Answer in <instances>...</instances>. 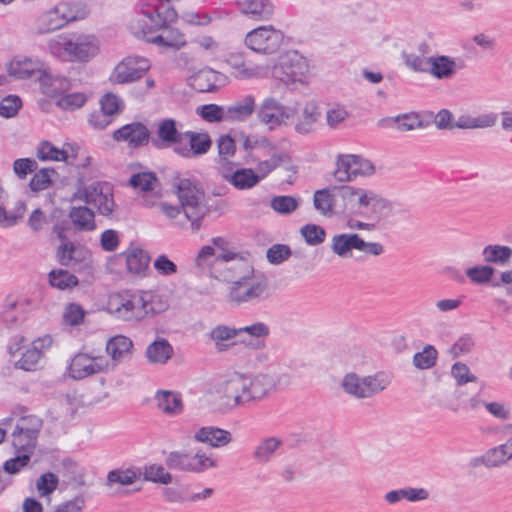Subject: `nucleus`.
<instances>
[{
  "instance_id": "obj_34",
  "label": "nucleus",
  "mask_w": 512,
  "mask_h": 512,
  "mask_svg": "<svg viewBox=\"0 0 512 512\" xmlns=\"http://www.w3.org/2000/svg\"><path fill=\"white\" fill-rule=\"evenodd\" d=\"M149 135V130L144 124L133 122L115 130L113 139L117 142H125L129 147H139L148 143Z\"/></svg>"
},
{
  "instance_id": "obj_28",
  "label": "nucleus",
  "mask_w": 512,
  "mask_h": 512,
  "mask_svg": "<svg viewBox=\"0 0 512 512\" xmlns=\"http://www.w3.org/2000/svg\"><path fill=\"white\" fill-rule=\"evenodd\" d=\"M144 320L153 318L170 309L171 297L157 289H140Z\"/></svg>"
},
{
  "instance_id": "obj_11",
  "label": "nucleus",
  "mask_w": 512,
  "mask_h": 512,
  "mask_svg": "<svg viewBox=\"0 0 512 512\" xmlns=\"http://www.w3.org/2000/svg\"><path fill=\"white\" fill-rule=\"evenodd\" d=\"M214 400L223 411L248 406L245 372L232 371L214 387Z\"/></svg>"
},
{
  "instance_id": "obj_45",
  "label": "nucleus",
  "mask_w": 512,
  "mask_h": 512,
  "mask_svg": "<svg viewBox=\"0 0 512 512\" xmlns=\"http://www.w3.org/2000/svg\"><path fill=\"white\" fill-rule=\"evenodd\" d=\"M71 87L72 82L66 77L44 74L40 78L41 92L47 97L55 98L56 100L65 92L70 91Z\"/></svg>"
},
{
  "instance_id": "obj_48",
  "label": "nucleus",
  "mask_w": 512,
  "mask_h": 512,
  "mask_svg": "<svg viewBox=\"0 0 512 512\" xmlns=\"http://www.w3.org/2000/svg\"><path fill=\"white\" fill-rule=\"evenodd\" d=\"M257 162L254 173L257 176V180L260 182L266 178L276 167H278L283 161V155L278 149L273 147V150L266 151L260 154L258 159H253Z\"/></svg>"
},
{
  "instance_id": "obj_50",
  "label": "nucleus",
  "mask_w": 512,
  "mask_h": 512,
  "mask_svg": "<svg viewBox=\"0 0 512 512\" xmlns=\"http://www.w3.org/2000/svg\"><path fill=\"white\" fill-rule=\"evenodd\" d=\"M482 258L488 265L505 266L512 259V248L506 245L490 244L483 248Z\"/></svg>"
},
{
  "instance_id": "obj_33",
  "label": "nucleus",
  "mask_w": 512,
  "mask_h": 512,
  "mask_svg": "<svg viewBox=\"0 0 512 512\" xmlns=\"http://www.w3.org/2000/svg\"><path fill=\"white\" fill-rule=\"evenodd\" d=\"M441 35L435 30H424L408 41L407 47L403 49L413 52L420 57H427L440 48Z\"/></svg>"
},
{
  "instance_id": "obj_51",
  "label": "nucleus",
  "mask_w": 512,
  "mask_h": 512,
  "mask_svg": "<svg viewBox=\"0 0 512 512\" xmlns=\"http://www.w3.org/2000/svg\"><path fill=\"white\" fill-rule=\"evenodd\" d=\"M512 459L508 441L487 450L481 457L475 459L476 462L481 463L487 467H497L508 460Z\"/></svg>"
},
{
  "instance_id": "obj_44",
  "label": "nucleus",
  "mask_w": 512,
  "mask_h": 512,
  "mask_svg": "<svg viewBox=\"0 0 512 512\" xmlns=\"http://www.w3.org/2000/svg\"><path fill=\"white\" fill-rule=\"evenodd\" d=\"M380 125L385 128H396L401 132L412 131L424 127L422 117L415 112L401 114L395 117L384 118Z\"/></svg>"
},
{
  "instance_id": "obj_26",
  "label": "nucleus",
  "mask_w": 512,
  "mask_h": 512,
  "mask_svg": "<svg viewBox=\"0 0 512 512\" xmlns=\"http://www.w3.org/2000/svg\"><path fill=\"white\" fill-rule=\"evenodd\" d=\"M105 353L110 368L120 365L130 359L134 353L133 340L124 334H116L109 337L105 343Z\"/></svg>"
},
{
  "instance_id": "obj_39",
  "label": "nucleus",
  "mask_w": 512,
  "mask_h": 512,
  "mask_svg": "<svg viewBox=\"0 0 512 512\" xmlns=\"http://www.w3.org/2000/svg\"><path fill=\"white\" fill-rule=\"evenodd\" d=\"M170 23L157 29L156 31L162 30V32L148 41L160 48L179 50L187 45L186 35L178 28H167Z\"/></svg>"
},
{
  "instance_id": "obj_57",
  "label": "nucleus",
  "mask_w": 512,
  "mask_h": 512,
  "mask_svg": "<svg viewBox=\"0 0 512 512\" xmlns=\"http://www.w3.org/2000/svg\"><path fill=\"white\" fill-rule=\"evenodd\" d=\"M49 285L57 290H72L79 285V280L73 273L64 269H53L47 275Z\"/></svg>"
},
{
  "instance_id": "obj_42",
  "label": "nucleus",
  "mask_w": 512,
  "mask_h": 512,
  "mask_svg": "<svg viewBox=\"0 0 512 512\" xmlns=\"http://www.w3.org/2000/svg\"><path fill=\"white\" fill-rule=\"evenodd\" d=\"M208 337L218 352H225L235 346V340L239 338L238 328L217 325L210 330Z\"/></svg>"
},
{
  "instance_id": "obj_13",
  "label": "nucleus",
  "mask_w": 512,
  "mask_h": 512,
  "mask_svg": "<svg viewBox=\"0 0 512 512\" xmlns=\"http://www.w3.org/2000/svg\"><path fill=\"white\" fill-rule=\"evenodd\" d=\"M105 311L115 319L125 322L144 320L140 289L123 290L108 296Z\"/></svg>"
},
{
  "instance_id": "obj_17",
  "label": "nucleus",
  "mask_w": 512,
  "mask_h": 512,
  "mask_svg": "<svg viewBox=\"0 0 512 512\" xmlns=\"http://www.w3.org/2000/svg\"><path fill=\"white\" fill-rule=\"evenodd\" d=\"M244 45L261 55L275 54L286 45L284 33L272 25L259 26L249 31L244 38Z\"/></svg>"
},
{
  "instance_id": "obj_53",
  "label": "nucleus",
  "mask_w": 512,
  "mask_h": 512,
  "mask_svg": "<svg viewBox=\"0 0 512 512\" xmlns=\"http://www.w3.org/2000/svg\"><path fill=\"white\" fill-rule=\"evenodd\" d=\"M282 444L283 440L280 437H265L255 447L253 456L259 463H267L273 459Z\"/></svg>"
},
{
  "instance_id": "obj_41",
  "label": "nucleus",
  "mask_w": 512,
  "mask_h": 512,
  "mask_svg": "<svg viewBox=\"0 0 512 512\" xmlns=\"http://www.w3.org/2000/svg\"><path fill=\"white\" fill-rule=\"evenodd\" d=\"M351 117L350 107L338 102L328 104L324 112L325 124L332 130L343 129Z\"/></svg>"
},
{
  "instance_id": "obj_7",
  "label": "nucleus",
  "mask_w": 512,
  "mask_h": 512,
  "mask_svg": "<svg viewBox=\"0 0 512 512\" xmlns=\"http://www.w3.org/2000/svg\"><path fill=\"white\" fill-rule=\"evenodd\" d=\"M269 76L286 86L297 88L309 83L310 67L307 59L295 50L281 53L277 58L265 62Z\"/></svg>"
},
{
  "instance_id": "obj_6",
  "label": "nucleus",
  "mask_w": 512,
  "mask_h": 512,
  "mask_svg": "<svg viewBox=\"0 0 512 512\" xmlns=\"http://www.w3.org/2000/svg\"><path fill=\"white\" fill-rule=\"evenodd\" d=\"M401 58L405 67L415 73H427L433 79L451 80L462 68L459 58L447 54H433L420 57L403 49Z\"/></svg>"
},
{
  "instance_id": "obj_3",
  "label": "nucleus",
  "mask_w": 512,
  "mask_h": 512,
  "mask_svg": "<svg viewBox=\"0 0 512 512\" xmlns=\"http://www.w3.org/2000/svg\"><path fill=\"white\" fill-rule=\"evenodd\" d=\"M129 184L140 192V205L146 209L154 210L170 223L176 224L180 216V208L169 199L159 186L158 178L151 171H141L133 174Z\"/></svg>"
},
{
  "instance_id": "obj_25",
  "label": "nucleus",
  "mask_w": 512,
  "mask_h": 512,
  "mask_svg": "<svg viewBox=\"0 0 512 512\" xmlns=\"http://www.w3.org/2000/svg\"><path fill=\"white\" fill-rule=\"evenodd\" d=\"M78 150L79 146L75 143L66 142L58 147L50 141H41L36 148V156L45 162L73 164Z\"/></svg>"
},
{
  "instance_id": "obj_56",
  "label": "nucleus",
  "mask_w": 512,
  "mask_h": 512,
  "mask_svg": "<svg viewBox=\"0 0 512 512\" xmlns=\"http://www.w3.org/2000/svg\"><path fill=\"white\" fill-rule=\"evenodd\" d=\"M126 266L130 273L140 275L149 267L150 256L140 248L128 249L125 253Z\"/></svg>"
},
{
  "instance_id": "obj_1",
  "label": "nucleus",
  "mask_w": 512,
  "mask_h": 512,
  "mask_svg": "<svg viewBox=\"0 0 512 512\" xmlns=\"http://www.w3.org/2000/svg\"><path fill=\"white\" fill-rule=\"evenodd\" d=\"M194 261L213 278L232 282L227 297L233 305L258 304L271 296L265 273L255 268L248 253L238 251L225 237L212 238L199 249Z\"/></svg>"
},
{
  "instance_id": "obj_32",
  "label": "nucleus",
  "mask_w": 512,
  "mask_h": 512,
  "mask_svg": "<svg viewBox=\"0 0 512 512\" xmlns=\"http://www.w3.org/2000/svg\"><path fill=\"white\" fill-rule=\"evenodd\" d=\"M154 402L157 410L167 417H178L185 410L182 394L176 390H157Z\"/></svg>"
},
{
  "instance_id": "obj_5",
  "label": "nucleus",
  "mask_w": 512,
  "mask_h": 512,
  "mask_svg": "<svg viewBox=\"0 0 512 512\" xmlns=\"http://www.w3.org/2000/svg\"><path fill=\"white\" fill-rule=\"evenodd\" d=\"M171 0H144L139 13L129 21L130 32L138 38H145L168 22L178 18L176 10L169 5Z\"/></svg>"
},
{
  "instance_id": "obj_35",
  "label": "nucleus",
  "mask_w": 512,
  "mask_h": 512,
  "mask_svg": "<svg viewBox=\"0 0 512 512\" xmlns=\"http://www.w3.org/2000/svg\"><path fill=\"white\" fill-rule=\"evenodd\" d=\"M193 440L212 448H220L232 441V435L229 431L216 426H202L194 430Z\"/></svg>"
},
{
  "instance_id": "obj_40",
  "label": "nucleus",
  "mask_w": 512,
  "mask_h": 512,
  "mask_svg": "<svg viewBox=\"0 0 512 512\" xmlns=\"http://www.w3.org/2000/svg\"><path fill=\"white\" fill-rule=\"evenodd\" d=\"M497 114L493 112H467L457 116V129H484L494 126Z\"/></svg>"
},
{
  "instance_id": "obj_30",
  "label": "nucleus",
  "mask_w": 512,
  "mask_h": 512,
  "mask_svg": "<svg viewBox=\"0 0 512 512\" xmlns=\"http://www.w3.org/2000/svg\"><path fill=\"white\" fill-rule=\"evenodd\" d=\"M238 335L240 342L248 349L262 350L266 348L270 327L264 322L257 321L238 328Z\"/></svg>"
},
{
  "instance_id": "obj_21",
  "label": "nucleus",
  "mask_w": 512,
  "mask_h": 512,
  "mask_svg": "<svg viewBox=\"0 0 512 512\" xmlns=\"http://www.w3.org/2000/svg\"><path fill=\"white\" fill-rule=\"evenodd\" d=\"M109 361L102 355L78 352L70 360L67 375L73 380H82L95 374L108 372Z\"/></svg>"
},
{
  "instance_id": "obj_46",
  "label": "nucleus",
  "mask_w": 512,
  "mask_h": 512,
  "mask_svg": "<svg viewBox=\"0 0 512 512\" xmlns=\"http://www.w3.org/2000/svg\"><path fill=\"white\" fill-rule=\"evenodd\" d=\"M256 107L255 96L246 95L226 107L227 120L245 122L254 114Z\"/></svg>"
},
{
  "instance_id": "obj_43",
  "label": "nucleus",
  "mask_w": 512,
  "mask_h": 512,
  "mask_svg": "<svg viewBox=\"0 0 512 512\" xmlns=\"http://www.w3.org/2000/svg\"><path fill=\"white\" fill-rule=\"evenodd\" d=\"M173 354L172 345L164 338H157L145 349V358L152 365H165Z\"/></svg>"
},
{
  "instance_id": "obj_36",
  "label": "nucleus",
  "mask_w": 512,
  "mask_h": 512,
  "mask_svg": "<svg viewBox=\"0 0 512 512\" xmlns=\"http://www.w3.org/2000/svg\"><path fill=\"white\" fill-rule=\"evenodd\" d=\"M36 309L37 302L33 297L27 294H20L16 297H9L6 300L2 318L8 326H12L16 322V317L12 315L14 311L28 314Z\"/></svg>"
},
{
  "instance_id": "obj_10",
  "label": "nucleus",
  "mask_w": 512,
  "mask_h": 512,
  "mask_svg": "<svg viewBox=\"0 0 512 512\" xmlns=\"http://www.w3.org/2000/svg\"><path fill=\"white\" fill-rule=\"evenodd\" d=\"M378 173L372 159L362 154L340 153L335 157L332 176L337 183H351L359 178H372Z\"/></svg>"
},
{
  "instance_id": "obj_4",
  "label": "nucleus",
  "mask_w": 512,
  "mask_h": 512,
  "mask_svg": "<svg viewBox=\"0 0 512 512\" xmlns=\"http://www.w3.org/2000/svg\"><path fill=\"white\" fill-rule=\"evenodd\" d=\"M339 196L346 210L354 211L370 220H380L390 214V202L373 189L343 185Z\"/></svg>"
},
{
  "instance_id": "obj_55",
  "label": "nucleus",
  "mask_w": 512,
  "mask_h": 512,
  "mask_svg": "<svg viewBox=\"0 0 512 512\" xmlns=\"http://www.w3.org/2000/svg\"><path fill=\"white\" fill-rule=\"evenodd\" d=\"M87 311L77 302L64 304L61 312V322L64 326L74 328L85 323Z\"/></svg>"
},
{
  "instance_id": "obj_22",
  "label": "nucleus",
  "mask_w": 512,
  "mask_h": 512,
  "mask_svg": "<svg viewBox=\"0 0 512 512\" xmlns=\"http://www.w3.org/2000/svg\"><path fill=\"white\" fill-rule=\"evenodd\" d=\"M248 403L257 404L268 399L277 388V381L271 373H245Z\"/></svg>"
},
{
  "instance_id": "obj_58",
  "label": "nucleus",
  "mask_w": 512,
  "mask_h": 512,
  "mask_svg": "<svg viewBox=\"0 0 512 512\" xmlns=\"http://www.w3.org/2000/svg\"><path fill=\"white\" fill-rule=\"evenodd\" d=\"M89 94L85 91L65 92L59 97L55 104L66 112H74L83 108L89 100Z\"/></svg>"
},
{
  "instance_id": "obj_61",
  "label": "nucleus",
  "mask_w": 512,
  "mask_h": 512,
  "mask_svg": "<svg viewBox=\"0 0 512 512\" xmlns=\"http://www.w3.org/2000/svg\"><path fill=\"white\" fill-rule=\"evenodd\" d=\"M69 217L80 230L91 231L95 229L94 212L85 206L73 207L69 213Z\"/></svg>"
},
{
  "instance_id": "obj_29",
  "label": "nucleus",
  "mask_w": 512,
  "mask_h": 512,
  "mask_svg": "<svg viewBox=\"0 0 512 512\" xmlns=\"http://www.w3.org/2000/svg\"><path fill=\"white\" fill-rule=\"evenodd\" d=\"M211 139L205 132H186L175 147V152L183 157H193L208 152Z\"/></svg>"
},
{
  "instance_id": "obj_9",
  "label": "nucleus",
  "mask_w": 512,
  "mask_h": 512,
  "mask_svg": "<svg viewBox=\"0 0 512 512\" xmlns=\"http://www.w3.org/2000/svg\"><path fill=\"white\" fill-rule=\"evenodd\" d=\"M174 193L179 200L180 214L183 213L191 224L193 232L201 227V219L206 213L203 190L189 179H181L174 185Z\"/></svg>"
},
{
  "instance_id": "obj_60",
  "label": "nucleus",
  "mask_w": 512,
  "mask_h": 512,
  "mask_svg": "<svg viewBox=\"0 0 512 512\" xmlns=\"http://www.w3.org/2000/svg\"><path fill=\"white\" fill-rule=\"evenodd\" d=\"M57 177L54 168H41L32 176L29 187L34 192L47 190L54 185Z\"/></svg>"
},
{
  "instance_id": "obj_12",
  "label": "nucleus",
  "mask_w": 512,
  "mask_h": 512,
  "mask_svg": "<svg viewBox=\"0 0 512 512\" xmlns=\"http://www.w3.org/2000/svg\"><path fill=\"white\" fill-rule=\"evenodd\" d=\"M390 384L391 376L385 372L371 375L348 372L343 376L340 386L351 397L368 399L387 389Z\"/></svg>"
},
{
  "instance_id": "obj_16",
  "label": "nucleus",
  "mask_w": 512,
  "mask_h": 512,
  "mask_svg": "<svg viewBox=\"0 0 512 512\" xmlns=\"http://www.w3.org/2000/svg\"><path fill=\"white\" fill-rule=\"evenodd\" d=\"M72 201L92 205L102 215H110L116 207L113 187L104 181L80 185L74 192Z\"/></svg>"
},
{
  "instance_id": "obj_52",
  "label": "nucleus",
  "mask_w": 512,
  "mask_h": 512,
  "mask_svg": "<svg viewBox=\"0 0 512 512\" xmlns=\"http://www.w3.org/2000/svg\"><path fill=\"white\" fill-rule=\"evenodd\" d=\"M241 145L244 150L251 152L253 159H258L260 154L273 150L274 144L265 136L249 135L241 133Z\"/></svg>"
},
{
  "instance_id": "obj_38",
  "label": "nucleus",
  "mask_w": 512,
  "mask_h": 512,
  "mask_svg": "<svg viewBox=\"0 0 512 512\" xmlns=\"http://www.w3.org/2000/svg\"><path fill=\"white\" fill-rule=\"evenodd\" d=\"M65 25L62 11L57 4L36 18L33 30L36 34L43 35L59 30Z\"/></svg>"
},
{
  "instance_id": "obj_23",
  "label": "nucleus",
  "mask_w": 512,
  "mask_h": 512,
  "mask_svg": "<svg viewBox=\"0 0 512 512\" xmlns=\"http://www.w3.org/2000/svg\"><path fill=\"white\" fill-rule=\"evenodd\" d=\"M57 255L62 265L71 267L78 272L90 271L93 268L92 253L85 246L64 243L59 247Z\"/></svg>"
},
{
  "instance_id": "obj_15",
  "label": "nucleus",
  "mask_w": 512,
  "mask_h": 512,
  "mask_svg": "<svg viewBox=\"0 0 512 512\" xmlns=\"http://www.w3.org/2000/svg\"><path fill=\"white\" fill-rule=\"evenodd\" d=\"M166 463L173 469L192 474H203L218 467V460L213 453L198 448L195 452L172 451Z\"/></svg>"
},
{
  "instance_id": "obj_54",
  "label": "nucleus",
  "mask_w": 512,
  "mask_h": 512,
  "mask_svg": "<svg viewBox=\"0 0 512 512\" xmlns=\"http://www.w3.org/2000/svg\"><path fill=\"white\" fill-rule=\"evenodd\" d=\"M495 274L496 269L487 263L476 264L465 270L466 277L474 285H490L493 287V283L497 282L493 281Z\"/></svg>"
},
{
  "instance_id": "obj_49",
  "label": "nucleus",
  "mask_w": 512,
  "mask_h": 512,
  "mask_svg": "<svg viewBox=\"0 0 512 512\" xmlns=\"http://www.w3.org/2000/svg\"><path fill=\"white\" fill-rule=\"evenodd\" d=\"M156 135L161 142L162 147L174 148L182 139L181 133L178 132L176 122L172 119H162L156 123Z\"/></svg>"
},
{
  "instance_id": "obj_2",
  "label": "nucleus",
  "mask_w": 512,
  "mask_h": 512,
  "mask_svg": "<svg viewBox=\"0 0 512 512\" xmlns=\"http://www.w3.org/2000/svg\"><path fill=\"white\" fill-rule=\"evenodd\" d=\"M48 49L61 61L87 64L101 54L102 43L94 33H62L49 40Z\"/></svg>"
},
{
  "instance_id": "obj_31",
  "label": "nucleus",
  "mask_w": 512,
  "mask_h": 512,
  "mask_svg": "<svg viewBox=\"0 0 512 512\" xmlns=\"http://www.w3.org/2000/svg\"><path fill=\"white\" fill-rule=\"evenodd\" d=\"M222 178L237 190H249L258 185L259 181L252 168H233L228 164L219 167Z\"/></svg>"
},
{
  "instance_id": "obj_64",
  "label": "nucleus",
  "mask_w": 512,
  "mask_h": 512,
  "mask_svg": "<svg viewBox=\"0 0 512 512\" xmlns=\"http://www.w3.org/2000/svg\"><path fill=\"white\" fill-rule=\"evenodd\" d=\"M139 478V473L133 468H120L112 470L107 475V485L128 486L132 485Z\"/></svg>"
},
{
  "instance_id": "obj_24",
  "label": "nucleus",
  "mask_w": 512,
  "mask_h": 512,
  "mask_svg": "<svg viewBox=\"0 0 512 512\" xmlns=\"http://www.w3.org/2000/svg\"><path fill=\"white\" fill-rule=\"evenodd\" d=\"M293 122L299 133L310 132L321 116L318 103L315 100L297 101L291 103Z\"/></svg>"
},
{
  "instance_id": "obj_37",
  "label": "nucleus",
  "mask_w": 512,
  "mask_h": 512,
  "mask_svg": "<svg viewBox=\"0 0 512 512\" xmlns=\"http://www.w3.org/2000/svg\"><path fill=\"white\" fill-rule=\"evenodd\" d=\"M42 63L38 59L24 55L15 56L7 66V72L16 79H28L40 72Z\"/></svg>"
},
{
  "instance_id": "obj_27",
  "label": "nucleus",
  "mask_w": 512,
  "mask_h": 512,
  "mask_svg": "<svg viewBox=\"0 0 512 512\" xmlns=\"http://www.w3.org/2000/svg\"><path fill=\"white\" fill-rule=\"evenodd\" d=\"M227 77L212 68L204 67L191 72L187 78L190 87L198 92H211L225 85Z\"/></svg>"
},
{
  "instance_id": "obj_14",
  "label": "nucleus",
  "mask_w": 512,
  "mask_h": 512,
  "mask_svg": "<svg viewBox=\"0 0 512 512\" xmlns=\"http://www.w3.org/2000/svg\"><path fill=\"white\" fill-rule=\"evenodd\" d=\"M152 67L151 61L142 55L128 54L121 58L109 72L111 85H130L139 82Z\"/></svg>"
},
{
  "instance_id": "obj_18",
  "label": "nucleus",
  "mask_w": 512,
  "mask_h": 512,
  "mask_svg": "<svg viewBox=\"0 0 512 512\" xmlns=\"http://www.w3.org/2000/svg\"><path fill=\"white\" fill-rule=\"evenodd\" d=\"M330 249L336 256L342 259L351 258L355 250L372 256H379L384 251L380 243L365 241L360 235L352 232H342L333 235L330 240Z\"/></svg>"
},
{
  "instance_id": "obj_8",
  "label": "nucleus",
  "mask_w": 512,
  "mask_h": 512,
  "mask_svg": "<svg viewBox=\"0 0 512 512\" xmlns=\"http://www.w3.org/2000/svg\"><path fill=\"white\" fill-rule=\"evenodd\" d=\"M55 344L54 336L46 333L28 341L24 336L15 338L9 346L11 356H19L15 362V367L24 371H35L45 354L49 352Z\"/></svg>"
},
{
  "instance_id": "obj_19",
  "label": "nucleus",
  "mask_w": 512,
  "mask_h": 512,
  "mask_svg": "<svg viewBox=\"0 0 512 512\" xmlns=\"http://www.w3.org/2000/svg\"><path fill=\"white\" fill-rule=\"evenodd\" d=\"M222 60L226 64L230 76L236 80L264 79L269 76V69L265 62L250 61L241 50L225 53Z\"/></svg>"
},
{
  "instance_id": "obj_62",
  "label": "nucleus",
  "mask_w": 512,
  "mask_h": 512,
  "mask_svg": "<svg viewBox=\"0 0 512 512\" xmlns=\"http://www.w3.org/2000/svg\"><path fill=\"white\" fill-rule=\"evenodd\" d=\"M60 11H62L65 24L85 19L90 10L87 4L83 2H62L58 4Z\"/></svg>"
},
{
  "instance_id": "obj_59",
  "label": "nucleus",
  "mask_w": 512,
  "mask_h": 512,
  "mask_svg": "<svg viewBox=\"0 0 512 512\" xmlns=\"http://www.w3.org/2000/svg\"><path fill=\"white\" fill-rule=\"evenodd\" d=\"M334 193L330 188L316 190L313 196L314 208L323 216L334 215Z\"/></svg>"
},
{
  "instance_id": "obj_20",
  "label": "nucleus",
  "mask_w": 512,
  "mask_h": 512,
  "mask_svg": "<svg viewBox=\"0 0 512 512\" xmlns=\"http://www.w3.org/2000/svg\"><path fill=\"white\" fill-rule=\"evenodd\" d=\"M293 112L291 103H283L273 96H268L261 102L257 117L269 130H276L292 125Z\"/></svg>"
},
{
  "instance_id": "obj_47",
  "label": "nucleus",
  "mask_w": 512,
  "mask_h": 512,
  "mask_svg": "<svg viewBox=\"0 0 512 512\" xmlns=\"http://www.w3.org/2000/svg\"><path fill=\"white\" fill-rule=\"evenodd\" d=\"M235 3L242 14L254 19H267L273 13L270 0H235Z\"/></svg>"
},
{
  "instance_id": "obj_63",
  "label": "nucleus",
  "mask_w": 512,
  "mask_h": 512,
  "mask_svg": "<svg viewBox=\"0 0 512 512\" xmlns=\"http://www.w3.org/2000/svg\"><path fill=\"white\" fill-rule=\"evenodd\" d=\"M143 477L146 481L156 484L169 485L173 482L172 474L163 465L157 463L146 465L143 468Z\"/></svg>"
}]
</instances>
